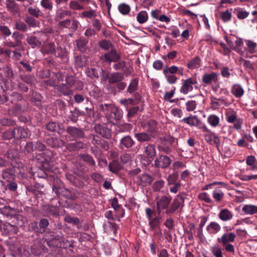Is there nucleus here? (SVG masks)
Listing matches in <instances>:
<instances>
[{"label": "nucleus", "mask_w": 257, "mask_h": 257, "mask_svg": "<svg viewBox=\"0 0 257 257\" xmlns=\"http://www.w3.org/2000/svg\"><path fill=\"white\" fill-rule=\"evenodd\" d=\"M102 109L105 111V116L110 122L114 123V120H119L122 117V111L113 105L105 104L102 105Z\"/></svg>", "instance_id": "nucleus-1"}, {"label": "nucleus", "mask_w": 257, "mask_h": 257, "mask_svg": "<svg viewBox=\"0 0 257 257\" xmlns=\"http://www.w3.org/2000/svg\"><path fill=\"white\" fill-rule=\"evenodd\" d=\"M203 132H206L204 135L205 141L211 145H215L218 149H219L220 144V139L218 135L215 133L211 132L207 127L203 124L201 127H199Z\"/></svg>", "instance_id": "nucleus-2"}, {"label": "nucleus", "mask_w": 257, "mask_h": 257, "mask_svg": "<svg viewBox=\"0 0 257 257\" xmlns=\"http://www.w3.org/2000/svg\"><path fill=\"white\" fill-rule=\"evenodd\" d=\"M155 125V122H149L147 128V132L148 133L142 132L136 133L135 134V137L141 143L150 141L153 137L151 134L156 131Z\"/></svg>", "instance_id": "nucleus-3"}, {"label": "nucleus", "mask_w": 257, "mask_h": 257, "mask_svg": "<svg viewBox=\"0 0 257 257\" xmlns=\"http://www.w3.org/2000/svg\"><path fill=\"white\" fill-rule=\"evenodd\" d=\"M177 70V66L175 65L170 67L166 66L164 68L163 73L168 83L174 84L177 82L178 78L175 75L176 74Z\"/></svg>", "instance_id": "nucleus-4"}, {"label": "nucleus", "mask_w": 257, "mask_h": 257, "mask_svg": "<svg viewBox=\"0 0 257 257\" xmlns=\"http://www.w3.org/2000/svg\"><path fill=\"white\" fill-rule=\"evenodd\" d=\"M182 81L180 92L183 94H187L189 92L192 91L193 89V85L197 83L196 79L191 77L182 80Z\"/></svg>", "instance_id": "nucleus-5"}, {"label": "nucleus", "mask_w": 257, "mask_h": 257, "mask_svg": "<svg viewBox=\"0 0 257 257\" xmlns=\"http://www.w3.org/2000/svg\"><path fill=\"white\" fill-rule=\"evenodd\" d=\"M171 163L170 158L167 156L161 155L159 156L154 161V166L155 167L166 169L168 168Z\"/></svg>", "instance_id": "nucleus-6"}, {"label": "nucleus", "mask_w": 257, "mask_h": 257, "mask_svg": "<svg viewBox=\"0 0 257 257\" xmlns=\"http://www.w3.org/2000/svg\"><path fill=\"white\" fill-rule=\"evenodd\" d=\"M171 201V198L166 196H163L158 198L156 203V209L158 214H160L163 210L168 209Z\"/></svg>", "instance_id": "nucleus-7"}, {"label": "nucleus", "mask_w": 257, "mask_h": 257, "mask_svg": "<svg viewBox=\"0 0 257 257\" xmlns=\"http://www.w3.org/2000/svg\"><path fill=\"white\" fill-rule=\"evenodd\" d=\"M219 80V74L215 72L205 73L202 77V81L205 85L217 83Z\"/></svg>", "instance_id": "nucleus-8"}, {"label": "nucleus", "mask_w": 257, "mask_h": 257, "mask_svg": "<svg viewBox=\"0 0 257 257\" xmlns=\"http://www.w3.org/2000/svg\"><path fill=\"white\" fill-rule=\"evenodd\" d=\"M10 133L11 136H14V138L16 139L25 138L30 135L29 130L23 127L15 128L13 130V132H10Z\"/></svg>", "instance_id": "nucleus-9"}, {"label": "nucleus", "mask_w": 257, "mask_h": 257, "mask_svg": "<svg viewBox=\"0 0 257 257\" xmlns=\"http://www.w3.org/2000/svg\"><path fill=\"white\" fill-rule=\"evenodd\" d=\"M119 58V56L115 50H111L100 57V59L103 62L110 63L115 62Z\"/></svg>", "instance_id": "nucleus-10"}, {"label": "nucleus", "mask_w": 257, "mask_h": 257, "mask_svg": "<svg viewBox=\"0 0 257 257\" xmlns=\"http://www.w3.org/2000/svg\"><path fill=\"white\" fill-rule=\"evenodd\" d=\"M181 122H184L191 126H197L199 128V127H201L202 124L201 121L199 120L197 116L196 115H190L189 116L185 117L180 120Z\"/></svg>", "instance_id": "nucleus-11"}, {"label": "nucleus", "mask_w": 257, "mask_h": 257, "mask_svg": "<svg viewBox=\"0 0 257 257\" xmlns=\"http://www.w3.org/2000/svg\"><path fill=\"white\" fill-rule=\"evenodd\" d=\"M66 131L74 139L82 138L85 135L82 130L74 126H69L67 127Z\"/></svg>", "instance_id": "nucleus-12"}, {"label": "nucleus", "mask_w": 257, "mask_h": 257, "mask_svg": "<svg viewBox=\"0 0 257 257\" xmlns=\"http://www.w3.org/2000/svg\"><path fill=\"white\" fill-rule=\"evenodd\" d=\"M235 238V234L233 232L229 233H224L221 237L217 238V241L221 243L223 246H225L229 242H233Z\"/></svg>", "instance_id": "nucleus-13"}, {"label": "nucleus", "mask_w": 257, "mask_h": 257, "mask_svg": "<svg viewBox=\"0 0 257 257\" xmlns=\"http://www.w3.org/2000/svg\"><path fill=\"white\" fill-rule=\"evenodd\" d=\"M95 131L105 138H109L111 137V132L104 125L96 124L94 127Z\"/></svg>", "instance_id": "nucleus-14"}, {"label": "nucleus", "mask_w": 257, "mask_h": 257, "mask_svg": "<svg viewBox=\"0 0 257 257\" xmlns=\"http://www.w3.org/2000/svg\"><path fill=\"white\" fill-rule=\"evenodd\" d=\"M183 201L180 197L175 199L172 203L170 207L166 210V213L168 214L174 213L181 206Z\"/></svg>", "instance_id": "nucleus-15"}, {"label": "nucleus", "mask_w": 257, "mask_h": 257, "mask_svg": "<svg viewBox=\"0 0 257 257\" xmlns=\"http://www.w3.org/2000/svg\"><path fill=\"white\" fill-rule=\"evenodd\" d=\"M47 144L52 148H58L64 146V142L58 138L50 137L47 139Z\"/></svg>", "instance_id": "nucleus-16"}, {"label": "nucleus", "mask_w": 257, "mask_h": 257, "mask_svg": "<svg viewBox=\"0 0 257 257\" xmlns=\"http://www.w3.org/2000/svg\"><path fill=\"white\" fill-rule=\"evenodd\" d=\"M231 92L236 98H240L243 95L244 91L241 85L234 84L231 86Z\"/></svg>", "instance_id": "nucleus-17"}, {"label": "nucleus", "mask_w": 257, "mask_h": 257, "mask_svg": "<svg viewBox=\"0 0 257 257\" xmlns=\"http://www.w3.org/2000/svg\"><path fill=\"white\" fill-rule=\"evenodd\" d=\"M0 228L3 230L6 233H16L18 231V227L17 226L12 225L7 222L2 223L0 226Z\"/></svg>", "instance_id": "nucleus-18"}, {"label": "nucleus", "mask_w": 257, "mask_h": 257, "mask_svg": "<svg viewBox=\"0 0 257 257\" xmlns=\"http://www.w3.org/2000/svg\"><path fill=\"white\" fill-rule=\"evenodd\" d=\"M218 217L222 221H229L233 218V213L227 209H223L219 212Z\"/></svg>", "instance_id": "nucleus-19"}, {"label": "nucleus", "mask_w": 257, "mask_h": 257, "mask_svg": "<svg viewBox=\"0 0 257 257\" xmlns=\"http://www.w3.org/2000/svg\"><path fill=\"white\" fill-rule=\"evenodd\" d=\"M86 147V145L82 142L79 141L69 143L67 145V149L70 152L75 151Z\"/></svg>", "instance_id": "nucleus-20"}, {"label": "nucleus", "mask_w": 257, "mask_h": 257, "mask_svg": "<svg viewBox=\"0 0 257 257\" xmlns=\"http://www.w3.org/2000/svg\"><path fill=\"white\" fill-rule=\"evenodd\" d=\"M221 229L220 225L216 222H211L206 227V230L210 234H215Z\"/></svg>", "instance_id": "nucleus-21"}, {"label": "nucleus", "mask_w": 257, "mask_h": 257, "mask_svg": "<svg viewBox=\"0 0 257 257\" xmlns=\"http://www.w3.org/2000/svg\"><path fill=\"white\" fill-rule=\"evenodd\" d=\"M134 144V141L129 136L122 138L120 140L119 144L120 148L125 147L126 148H131Z\"/></svg>", "instance_id": "nucleus-22"}, {"label": "nucleus", "mask_w": 257, "mask_h": 257, "mask_svg": "<svg viewBox=\"0 0 257 257\" xmlns=\"http://www.w3.org/2000/svg\"><path fill=\"white\" fill-rule=\"evenodd\" d=\"M213 198L218 202H220L224 197V194L220 187H216L213 192Z\"/></svg>", "instance_id": "nucleus-23"}, {"label": "nucleus", "mask_w": 257, "mask_h": 257, "mask_svg": "<svg viewBox=\"0 0 257 257\" xmlns=\"http://www.w3.org/2000/svg\"><path fill=\"white\" fill-rule=\"evenodd\" d=\"M123 79V75L120 73H112L108 77V81L111 83L119 82Z\"/></svg>", "instance_id": "nucleus-24"}, {"label": "nucleus", "mask_w": 257, "mask_h": 257, "mask_svg": "<svg viewBox=\"0 0 257 257\" xmlns=\"http://www.w3.org/2000/svg\"><path fill=\"white\" fill-rule=\"evenodd\" d=\"M138 179L143 186L150 184L153 180L151 176L147 174L139 176Z\"/></svg>", "instance_id": "nucleus-25"}, {"label": "nucleus", "mask_w": 257, "mask_h": 257, "mask_svg": "<svg viewBox=\"0 0 257 257\" xmlns=\"http://www.w3.org/2000/svg\"><path fill=\"white\" fill-rule=\"evenodd\" d=\"M36 158L38 160H39L41 163H42L43 166L45 167V165L47 164H49V160H50V158L49 157L46 156L45 153H41L39 154H38L36 156ZM50 166H51V165H50ZM47 168V167H46ZM48 169H52V168L49 166L47 168Z\"/></svg>", "instance_id": "nucleus-26"}, {"label": "nucleus", "mask_w": 257, "mask_h": 257, "mask_svg": "<svg viewBox=\"0 0 257 257\" xmlns=\"http://www.w3.org/2000/svg\"><path fill=\"white\" fill-rule=\"evenodd\" d=\"M57 90L64 95H69L72 94V90L70 86L65 84H62L57 86Z\"/></svg>", "instance_id": "nucleus-27"}, {"label": "nucleus", "mask_w": 257, "mask_h": 257, "mask_svg": "<svg viewBox=\"0 0 257 257\" xmlns=\"http://www.w3.org/2000/svg\"><path fill=\"white\" fill-rule=\"evenodd\" d=\"M242 210L246 214H253L257 213V206L254 205H245Z\"/></svg>", "instance_id": "nucleus-28"}, {"label": "nucleus", "mask_w": 257, "mask_h": 257, "mask_svg": "<svg viewBox=\"0 0 257 257\" xmlns=\"http://www.w3.org/2000/svg\"><path fill=\"white\" fill-rule=\"evenodd\" d=\"M207 122L212 127H216L219 123L220 118L215 114H211L208 117Z\"/></svg>", "instance_id": "nucleus-29"}, {"label": "nucleus", "mask_w": 257, "mask_h": 257, "mask_svg": "<svg viewBox=\"0 0 257 257\" xmlns=\"http://www.w3.org/2000/svg\"><path fill=\"white\" fill-rule=\"evenodd\" d=\"M53 191L55 192L57 195L66 196L67 197L69 196V192L68 190L65 188L54 186L53 187Z\"/></svg>", "instance_id": "nucleus-30"}, {"label": "nucleus", "mask_w": 257, "mask_h": 257, "mask_svg": "<svg viewBox=\"0 0 257 257\" xmlns=\"http://www.w3.org/2000/svg\"><path fill=\"white\" fill-rule=\"evenodd\" d=\"M145 152L148 157L151 159H153L156 154L155 147L151 144H149L146 147Z\"/></svg>", "instance_id": "nucleus-31"}, {"label": "nucleus", "mask_w": 257, "mask_h": 257, "mask_svg": "<svg viewBox=\"0 0 257 257\" xmlns=\"http://www.w3.org/2000/svg\"><path fill=\"white\" fill-rule=\"evenodd\" d=\"M187 66L188 68L190 69H194L199 68L200 66V59L199 57H196L191 59L187 64Z\"/></svg>", "instance_id": "nucleus-32"}, {"label": "nucleus", "mask_w": 257, "mask_h": 257, "mask_svg": "<svg viewBox=\"0 0 257 257\" xmlns=\"http://www.w3.org/2000/svg\"><path fill=\"white\" fill-rule=\"evenodd\" d=\"M27 42L32 48L40 47L41 45V42L35 36L27 37Z\"/></svg>", "instance_id": "nucleus-33"}, {"label": "nucleus", "mask_w": 257, "mask_h": 257, "mask_svg": "<svg viewBox=\"0 0 257 257\" xmlns=\"http://www.w3.org/2000/svg\"><path fill=\"white\" fill-rule=\"evenodd\" d=\"M138 79L137 78L133 79L127 89V92L132 93L134 92L138 88Z\"/></svg>", "instance_id": "nucleus-34"}, {"label": "nucleus", "mask_w": 257, "mask_h": 257, "mask_svg": "<svg viewBox=\"0 0 257 257\" xmlns=\"http://www.w3.org/2000/svg\"><path fill=\"white\" fill-rule=\"evenodd\" d=\"M121 169V166L117 161H112L108 166V169L112 173H116Z\"/></svg>", "instance_id": "nucleus-35"}, {"label": "nucleus", "mask_w": 257, "mask_h": 257, "mask_svg": "<svg viewBox=\"0 0 257 257\" xmlns=\"http://www.w3.org/2000/svg\"><path fill=\"white\" fill-rule=\"evenodd\" d=\"M88 60L86 57L82 56H77L75 57L76 65L79 67L85 66Z\"/></svg>", "instance_id": "nucleus-36"}, {"label": "nucleus", "mask_w": 257, "mask_h": 257, "mask_svg": "<svg viewBox=\"0 0 257 257\" xmlns=\"http://www.w3.org/2000/svg\"><path fill=\"white\" fill-rule=\"evenodd\" d=\"M2 176L4 179L7 181L10 182L14 179V175L12 171L8 169L4 170L2 172Z\"/></svg>", "instance_id": "nucleus-37"}, {"label": "nucleus", "mask_w": 257, "mask_h": 257, "mask_svg": "<svg viewBox=\"0 0 257 257\" xmlns=\"http://www.w3.org/2000/svg\"><path fill=\"white\" fill-rule=\"evenodd\" d=\"M138 22L140 24H143L147 21L148 15L147 12L143 11L140 12L137 16Z\"/></svg>", "instance_id": "nucleus-38"}, {"label": "nucleus", "mask_w": 257, "mask_h": 257, "mask_svg": "<svg viewBox=\"0 0 257 257\" xmlns=\"http://www.w3.org/2000/svg\"><path fill=\"white\" fill-rule=\"evenodd\" d=\"M71 15V11L66 10H61L57 13L55 18L57 21H59L64 19L67 16H70Z\"/></svg>", "instance_id": "nucleus-39"}, {"label": "nucleus", "mask_w": 257, "mask_h": 257, "mask_svg": "<svg viewBox=\"0 0 257 257\" xmlns=\"http://www.w3.org/2000/svg\"><path fill=\"white\" fill-rule=\"evenodd\" d=\"M87 43L88 41L84 38H80L76 41L77 48L82 52L85 50Z\"/></svg>", "instance_id": "nucleus-40"}, {"label": "nucleus", "mask_w": 257, "mask_h": 257, "mask_svg": "<svg viewBox=\"0 0 257 257\" xmlns=\"http://www.w3.org/2000/svg\"><path fill=\"white\" fill-rule=\"evenodd\" d=\"M226 120L229 123H233L237 119L235 112L232 110H229L226 113Z\"/></svg>", "instance_id": "nucleus-41"}, {"label": "nucleus", "mask_w": 257, "mask_h": 257, "mask_svg": "<svg viewBox=\"0 0 257 257\" xmlns=\"http://www.w3.org/2000/svg\"><path fill=\"white\" fill-rule=\"evenodd\" d=\"M119 12L123 15H127L131 11V8L129 5L124 3L120 4L118 7Z\"/></svg>", "instance_id": "nucleus-42"}, {"label": "nucleus", "mask_w": 257, "mask_h": 257, "mask_svg": "<svg viewBox=\"0 0 257 257\" xmlns=\"http://www.w3.org/2000/svg\"><path fill=\"white\" fill-rule=\"evenodd\" d=\"M231 10V9L230 10H227L221 13V19L224 23H227L230 21L232 17Z\"/></svg>", "instance_id": "nucleus-43"}, {"label": "nucleus", "mask_w": 257, "mask_h": 257, "mask_svg": "<svg viewBox=\"0 0 257 257\" xmlns=\"http://www.w3.org/2000/svg\"><path fill=\"white\" fill-rule=\"evenodd\" d=\"M246 44L248 47V51L250 53H254L255 52V48L257 46V44L251 40H245Z\"/></svg>", "instance_id": "nucleus-44"}, {"label": "nucleus", "mask_w": 257, "mask_h": 257, "mask_svg": "<svg viewBox=\"0 0 257 257\" xmlns=\"http://www.w3.org/2000/svg\"><path fill=\"white\" fill-rule=\"evenodd\" d=\"M211 251L215 257H222V249L218 245H214L211 247Z\"/></svg>", "instance_id": "nucleus-45"}, {"label": "nucleus", "mask_w": 257, "mask_h": 257, "mask_svg": "<svg viewBox=\"0 0 257 257\" xmlns=\"http://www.w3.org/2000/svg\"><path fill=\"white\" fill-rule=\"evenodd\" d=\"M44 51L47 53H54L55 55L57 56V51L55 50V46L53 43H49L46 45L45 46ZM58 56V55L57 56Z\"/></svg>", "instance_id": "nucleus-46"}, {"label": "nucleus", "mask_w": 257, "mask_h": 257, "mask_svg": "<svg viewBox=\"0 0 257 257\" xmlns=\"http://www.w3.org/2000/svg\"><path fill=\"white\" fill-rule=\"evenodd\" d=\"M256 159L255 157L253 156H248L246 160V163L248 166H251V170H257V166H254L253 164L255 162Z\"/></svg>", "instance_id": "nucleus-47"}, {"label": "nucleus", "mask_w": 257, "mask_h": 257, "mask_svg": "<svg viewBox=\"0 0 257 257\" xmlns=\"http://www.w3.org/2000/svg\"><path fill=\"white\" fill-rule=\"evenodd\" d=\"M41 5L43 8L46 10H52L53 8V4L52 0H42Z\"/></svg>", "instance_id": "nucleus-48"}, {"label": "nucleus", "mask_w": 257, "mask_h": 257, "mask_svg": "<svg viewBox=\"0 0 257 257\" xmlns=\"http://www.w3.org/2000/svg\"><path fill=\"white\" fill-rule=\"evenodd\" d=\"M164 184L165 182L163 180L157 181L154 183L153 188L154 191H159L163 187Z\"/></svg>", "instance_id": "nucleus-49"}, {"label": "nucleus", "mask_w": 257, "mask_h": 257, "mask_svg": "<svg viewBox=\"0 0 257 257\" xmlns=\"http://www.w3.org/2000/svg\"><path fill=\"white\" fill-rule=\"evenodd\" d=\"M186 109L188 111L194 110L197 106L196 102L194 100H190L186 103Z\"/></svg>", "instance_id": "nucleus-50"}, {"label": "nucleus", "mask_w": 257, "mask_h": 257, "mask_svg": "<svg viewBox=\"0 0 257 257\" xmlns=\"http://www.w3.org/2000/svg\"><path fill=\"white\" fill-rule=\"evenodd\" d=\"M249 15V13L246 11L241 9L237 10L236 16L238 19L242 20L247 18Z\"/></svg>", "instance_id": "nucleus-51"}, {"label": "nucleus", "mask_w": 257, "mask_h": 257, "mask_svg": "<svg viewBox=\"0 0 257 257\" xmlns=\"http://www.w3.org/2000/svg\"><path fill=\"white\" fill-rule=\"evenodd\" d=\"M81 159L84 162L87 163L90 165L93 166L95 164V161L90 156L88 155H81Z\"/></svg>", "instance_id": "nucleus-52"}, {"label": "nucleus", "mask_w": 257, "mask_h": 257, "mask_svg": "<svg viewBox=\"0 0 257 257\" xmlns=\"http://www.w3.org/2000/svg\"><path fill=\"white\" fill-rule=\"evenodd\" d=\"M28 12L30 15L36 18L40 15V11L37 8L30 7L28 9Z\"/></svg>", "instance_id": "nucleus-53"}, {"label": "nucleus", "mask_w": 257, "mask_h": 257, "mask_svg": "<svg viewBox=\"0 0 257 257\" xmlns=\"http://www.w3.org/2000/svg\"><path fill=\"white\" fill-rule=\"evenodd\" d=\"M171 114L175 117L180 118L183 116V111L181 109L177 108H173L171 110Z\"/></svg>", "instance_id": "nucleus-54"}, {"label": "nucleus", "mask_w": 257, "mask_h": 257, "mask_svg": "<svg viewBox=\"0 0 257 257\" xmlns=\"http://www.w3.org/2000/svg\"><path fill=\"white\" fill-rule=\"evenodd\" d=\"M99 45L101 48L105 50H108L111 46V44L109 41L104 40L99 43Z\"/></svg>", "instance_id": "nucleus-55"}, {"label": "nucleus", "mask_w": 257, "mask_h": 257, "mask_svg": "<svg viewBox=\"0 0 257 257\" xmlns=\"http://www.w3.org/2000/svg\"><path fill=\"white\" fill-rule=\"evenodd\" d=\"M86 73L88 76L92 78L99 77L97 72L94 68H88L86 71Z\"/></svg>", "instance_id": "nucleus-56"}, {"label": "nucleus", "mask_w": 257, "mask_h": 257, "mask_svg": "<svg viewBox=\"0 0 257 257\" xmlns=\"http://www.w3.org/2000/svg\"><path fill=\"white\" fill-rule=\"evenodd\" d=\"M199 197L200 199L204 200L206 203H210L212 202V200L209 195L206 192L199 194Z\"/></svg>", "instance_id": "nucleus-57"}, {"label": "nucleus", "mask_w": 257, "mask_h": 257, "mask_svg": "<svg viewBox=\"0 0 257 257\" xmlns=\"http://www.w3.org/2000/svg\"><path fill=\"white\" fill-rule=\"evenodd\" d=\"M58 127V124L53 121L49 122L46 126L47 130L51 132L56 131Z\"/></svg>", "instance_id": "nucleus-58"}, {"label": "nucleus", "mask_w": 257, "mask_h": 257, "mask_svg": "<svg viewBox=\"0 0 257 257\" xmlns=\"http://www.w3.org/2000/svg\"><path fill=\"white\" fill-rule=\"evenodd\" d=\"M71 25V20L69 19H66L64 21H60L58 23V26L60 28H66L69 29Z\"/></svg>", "instance_id": "nucleus-59"}, {"label": "nucleus", "mask_w": 257, "mask_h": 257, "mask_svg": "<svg viewBox=\"0 0 257 257\" xmlns=\"http://www.w3.org/2000/svg\"><path fill=\"white\" fill-rule=\"evenodd\" d=\"M178 174L177 173H173V174L170 175L168 178V181L169 184H173L175 183L177 178H178Z\"/></svg>", "instance_id": "nucleus-60"}, {"label": "nucleus", "mask_w": 257, "mask_h": 257, "mask_svg": "<svg viewBox=\"0 0 257 257\" xmlns=\"http://www.w3.org/2000/svg\"><path fill=\"white\" fill-rule=\"evenodd\" d=\"M65 221L68 223H72L74 225H77L79 223V220L77 217H71L70 216H67L65 218Z\"/></svg>", "instance_id": "nucleus-61"}, {"label": "nucleus", "mask_w": 257, "mask_h": 257, "mask_svg": "<svg viewBox=\"0 0 257 257\" xmlns=\"http://www.w3.org/2000/svg\"><path fill=\"white\" fill-rule=\"evenodd\" d=\"M185 167V165L181 161H176L173 164V169L174 170L183 169Z\"/></svg>", "instance_id": "nucleus-62"}, {"label": "nucleus", "mask_w": 257, "mask_h": 257, "mask_svg": "<svg viewBox=\"0 0 257 257\" xmlns=\"http://www.w3.org/2000/svg\"><path fill=\"white\" fill-rule=\"evenodd\" d=\"M26 22L33 27H36L38 26V22L32 17H27L26 19Z\"/></svg>", "instance_id": "nucleus-63"}, {"label": "nucleus", "mask_w": 257, "mask_h": 257, "mask_svg": "<svg viewBox=\"0 0 257 257\" xmlns=\"http://www.w3.org/2000/svg\"><path fill=\"white\" fill-rule=\"evenodd\" d=\"M16 219L18 221V224L21 226H23L27 222L26 218L22 215H17Z\"/></svg>", "instance_id": "nucleus-64"}]
</instances>
